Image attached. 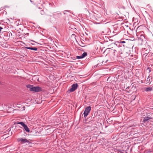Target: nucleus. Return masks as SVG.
I'll list each match as a JSON object with an SVG mask.
<instances>
[{
	"instance_id": "1",
	"label": "nucleus",
	"mask_w": 153,
	"mask_h": 153,
	"mask_svg": "<svg viewBox=\"0 0 153 153\" xmlns=\"http://www.w3.org/2000/svg\"><path fill=\"white\" fill-rule=\"evenodd\" d=\"M110 51L113 53L114 56L116 57L117 56L122 53V51L120 48H117L115 49H113L112 48H110Z\"/></svg>"
},
{
	"instance_id": "2",
	"label": "nucleus",
	"mask_w": 153,
	"mask_h": 153,
	"mask_svg": "<svg viewBox=\"0 0 153 153\" xmlns=\"http://www.w3.org/2000/svg\"><path fill=\"white\" fill-rule=\"evenodd\" d=\"M123 148H122V149L116 148L114 149V151L115 152H117L118 153H127L126 151L128 149L129 146L128 145H127V146H125V149H123Z\"/></svg>"
},
{
	"instance_id": "3",
	"label": "nucleus",
	"mask_w": 153,
	"mask_h": 153,
	"mask_svg": "<svg viewBox=\"0 0 153 153\" xmlns=\"http://www.w3.org/2000/svg\"><path fill=\"white\" fill-rule=\"evenodd\" d=\"M152 119H153V113H148L147 114V116H146L143 117V122L145 123L148 120Z\"/></svg>"
},
{
	"instance_id": "4",
	"label": "nucleus",
	"mask_w": 153,
	"mask_h": 153,
	"mask_svg": "<svg viewBox=\"0 0 153 153\" xmlns=\"http://www.w3.org/2000/svg\"><path fill=\"white\" fill-rule=\"evenodd\" d=\"M91 107L90 106L87 107L85 108V111L84 112V117H86L89 113L91 110Z\"/></svg>"
},
{
	"instance_id": "5",
	"label": "nucleus",
	"mask_w": 153,
	"mask_h": 153,
	"mask_svg": "<svg viewBox=\"0 0 153 153\" xmlns=\"http://www.w3.org/2000/svg\"><path fill=\"white\" fill-rule=\"evenodd\" d=\"M18 142H20L24 144L25 143H30L29 141L26 139L23 138H19L17 139Z\"/></svg>"
},
{
	"instance_id": "6",
	"label": "nucleus",
	"mask_w": 153,
	"mask_h": 153,
	"mask_svg": "<svg viewBox=\"0 0 153 153\" xmlns=\"http://www.w3.org/2000/svg\"><path fill=\"white\" fill-rule=\"evenodd\" d=\"M78 85L77 83L74 84L72 85L71 88L69 90L70 92H72L74 91L78 87Z\"/></svg>"
},
{
	"instance_id": "7",
	"label": "nucleus",
	"mask_w": 153,
	"mask_h": 153,
	"mask_svg": "<svg viewBox=\"0 0 153 153\" xmlns=\"http://www.w3.org/2000/svg\"><path fill=\"white\" fill-rule=\"evenodd\" d=\"M42 91V88L39 86H34L33 91L40 92Z\"/></svg>"
},
{
	"instance_id": "8",
	"label": "nucleus",
	"mask_w": 153,
	"mask_h": 153,
	"mask_svg": "<svg viewBox=\"0 0 153 153\" xmlns=\"http://www.w3.org/2000/svg\"><path fill=\"white\" fill-rule=\"evenodd\" d=\"M36 11L39 14H40L42 15H43L45 14V12L43 11V10H40V7H39L37 8V9L36 10Z\"/></svg>"
},
{
	"instance_id": "9",
	"label": "nucleus",
	"mask_w": 153,
	"mask_h": 153,
	"mask_svg": "<svg viewBox=\"0 0 153 153\" xmlns=\"http://www.w3.org/2000/svg\"><path fill=\"white\" fill-rule=\"evenodd\" d=\"M61 15V13H58L53 15V17L55 19H58L59 18Z\"/></svg>"
},
{
	"instance_id": "10",
	"label": "nucleus",
	"mask_w": 153,
	"mask_h": 153,
	"mask_svg": "<svg viewBox=\"0 0 153 153\" xmlns=\"http://www.w3.org/2000/svg\"><path fill=\"white\" fill-rule=\"evenodd\" d=\"M34 86L30 85H27V87L29 89V90L33 91Z\"/></svg>"
},
{
	"instance_id": "11",
	"label": "nucleus",
	"mask_w": 153,
	"mask_h": 153,
	"mask_svg": "<svg viewBox=\"0 0 153 153\" xmlns=\"http://www.w3.org/2000/svg\"><path fill=\"white\" fill-rule=\"evenodd\" d=\"M25 48L26 49H30L32 50L36 51L37 50L38 48L36 47H26Z\"/></svg>"
},
{
	"instance_id": "12",
	"label": "nucleus",
	"mask_w": 153,
	"mask_h": 153,
	"mask_svg": "<svg viewBox=\"0 0 153 153\" xmlns=\"http://www.w3.org/2000/svg\"><path fill=\"white\" fill-rule=\"evenodd\" d=\"M24 128L25 129V130L27 132H29L30 131V130L27 126L25 124L23 126Z\"/></svg>"
},
{
	"instance_id": "13",
	"label": "nucleus",
	"mask_w": 153,
	"mask_h": 153,
	"mask_svg": "<svg viewBox=\"0 0 153 153\" xmlns=\"http://www.w3.org/2000/svg\"><path fill=\"white\" fill-rule=\"evenodd\" d=\"M109 30V29L107 27L105 28L104 30L102 31V33L105 34H106L107 33V32Z\"/></svg>"
},
{
	"instance_id": "14",
	"label": "nucleus",
	"mask_w": 153,
	"mask_h": 153,
	"mask_svg": "<svg viewBox=\"0 0 153 153\" xmlns=\"http://www.w3.org/2000/svg\"><path fill=\"white\" fill-rule=\"evenodd\" d=\"M144 39V36L143 35H141L140 37L138 39L140 41H141V42H143Z\"/></svg>"
},
{
	"instance_id": "15",
	"label": "nucleus",
	"mask_w": 153,
	"mask_h": 153,
	"mask_svg": "<svg viewBox=\"0 0 153 153\" xmlns=\"http://www.w3.org/2000/svg\"><path fill=\"white\" fill-rule=\"evenodd\" d=\"M152 90V87H149L146 88L145 89V91H150Z\"/></svg>"
},
{
	"instance_id": "16",
	"label": "nucleus",
	"mask_w": 153,
	"mask_h": 153,
	"mask_svg": "<svg viewBox=\"0 0 153 153\" xmlns=\"http://www.w3.org/2000/svg\"><path fill=\"white\" fill-rule=\"evenodd\" d=\"M150 78L149 76L146 79V83H149L150 82Z\"/></svg>"
},
{
	"instance_id": "17",
	"label": "nucleus",
	"mask_w": 153,
	"mask_h": 153,
	"mask_svg": "<svg viewBox=\"0 0 153 153\" xmlns=\"http://www.w3.org/2000/svg\"><path fill=\"white\" fill-rule=\"evenodd\" d=\"M87 55V53L86 52H84L82 55L83 58H84Z\"/></svg>"
},
{
	"instance_id": "18",
	"label": "nucleus",
	"mask_w": 153,
	"mask_h": 153,
	"mask_svg": "<svg viewBox=\"0 0 153 153\" xmlns=\"http://www.w3.org/2000/svg\"><path fill=\"white\" fill-rule=\"evenodd\" d=\"M17 124H20L22 126H23L25 124L23 122H18L16 123Z\"/></svg>"
},
{
	"instance_id": "19",
	"label": "nucleus",
	"mask_w": 153,
	"mask_h": 153,
	"mask_svg": "<svg viewBox=\"0 0 153 153\" xmlns=\"http://www.w3.org/2000/svg\"><path fill=\"white\" fill-rule=\"evenodd\" d=\"M76 58L78 59H79L83 58L82 55L81 56H76Z\"/></svg>"
},
{
	"instance_id": "20",
	"label": "nucleus",
	"mask_w": 153,
	"mask_h": 153,
	"mask_svg": "<svg viewBox=\"0 0 153 153\" xmlns=\"http://www.w3.org/2000/svg\"><path fill=\"white\" fill-rule=\"evenodd\" d=\"M125 42H125L124 41H121L120 42V44H121V43H125Z\"/></svg>"
},
{
	"instance_id": "21",
	"label": "nucleus",
	"mask_w": 153,
	"mask_h": 153,
	"mask_svg": "<svg viewBox=\"0 0 153 153\" xmlns=\"http://www.w3.org/2000/svg\"><path fill=\"white\" fill-rule=\"evenodd\" d=\"M151 68H149V67H148V68H147V69H148V70H149V72H150V71H151Z\"/></svg>"
},
{
	"instance_id": "22",
	"label": "nucleus",
	"mask_w": 153,
	"mask_h": 153,
	"mask_svg": "<svg viewBox=\"0 0 153 153\" xmlns=\"http://www.w3.org/2000/svg\"><path fill=\"white\" fill-rule=\"evenodd\" d=\"M147 55L146 54V53L144 54L143 55V56H145V57H146Z\"/></svg>"
},
{
	"instance_id": "23",
	"label": "nucleus",
	"mask_w": 153,
	"mask_h": 153,
	"mask_svg": "<svg viewBox=\"0 0 153 153\" xmlns=\"http://www.w3.org/2000/svg\"><path fill=\"white\" fill-rule=\"evenodd\" d=\"M30 0V1L31 3H33V1H31V0Z\"/></svg>"
},
{
	"instance_id": "24",
	"label": "nucleus",
	"mask_w": 153,
	"mask_h": 153,
	"mask_svg": "<svg viewBox=\"0 0 153 153\" xmlns=\"http://www.w3.org/2000/svg\"><path fill=\"white\" fill-rule=\"evenodd\" d=\"M94 116H93V115H92V116L91 118L93 117V118H94Z\"/></svg>"
},
{
	"instance_id": "25",
	"label": "nucleus",
	"mask_w": 153,
	"mask_h": 153,
	"mask_svg": "<svg viewBox=\"0 0 153 153\" xmlns=\"http://www.w3.org/2000/svg\"><path fill=\"white\" fill-rule=\"evenodd\" d=\"M123 46H124H124H125V45H123Z\"/></svg>"
},
{
	"instance_id": "26",
	"label": "nucleus",
	"mask_w": 153,
	"mask_h": 153,
	"mask_svg": "<svg viewBox=\"0 0 153 153\" xmlns=\"http://www.w3.org/2000/svg\"><path fill=\"white\" fill-rule=\"evenodd\" d=\"M82 47H84V46H81Z\"/></svg>"
},
{
	"instance_id": "27",
	"label": "nucleus",
	"mask_w": 153,
	"mask_h": 153,
	"mask_svg": "<svg viewBox=\"0 0 153 153\" xmlns=\"http://www.w3.org/2000/svg\"><path fill=\"white\" fill-rule=\"evenodd\" d=\"M1 20H0V21H1Z\"/></svg>"
}]
</instances>
